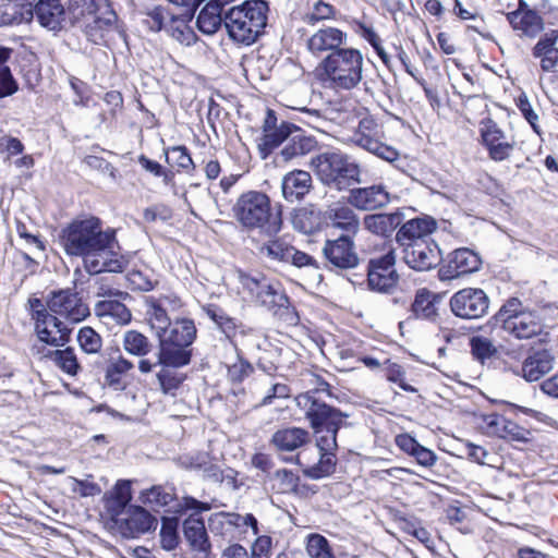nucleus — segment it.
<instances>
[{"label": "nucleus", "instance_id": "obj_32", "mask_svg": "<svg viewBox=\"0 0 558 558\" xmlns=\"http://www.w3.org/2000/svg\"><path fill=\"white\" fill-rule=\"evenodd\" d=\"M158 364L171 366L172 368L184 367L192 359V345H184L175 342L158 340Z\"/></svg>", "mask_w": 558, "mask_h": 558}, {"label": "nucleus", "instance_id": "obj_4", "mask_svg": "<svg viewBox=\"0 0 558 558\" xmlns=\"http://www.w3.org/2000/svg\"><path fill=\"white\" fill-rule=\"evenodd\" d=\"M269 8L264 0H248L231 7L223 13V24L229 37L250 46L263 34Z\"/></svg>", "mask_w": 558, "mask_h": 558}, {"label": "nucleus", "instance_id": "obj_25", "mask_svg": "<svg viewBox=\"0 0 558 558\" xmlns=\"http://www.w3.org/2000/svg\"><path fill=\"white\" fill-rule=\"evenodd\" d=\"M43 319L35 323V331L38 339L51 347H63L70 341L69 329L57 316L43 315Z\"/></svg>", "mask_w": 558, "mask_h": 558}, {"label": "nucleus", "instance_id": "obj_28", "mask_svg": "<svg viewBox=\"0 0 558 558\" xmlns=\"http://www.w3.org/2000/svg\"><path fill=\"white\" fill-rule=\"evenodd\" d=\"M437 229V222L432 217L414 218L403 223L396 234V240L400 245L407 242L418 240H433L430 234Z\"/></svg>", "mask_w": 558, "mask_h": 558}, {"label": "nucleus", "instance_id": "obj_29", "mask_svg": "<svg viewBox=\"0 0 558 558\" xmlns=\"http://www.w3.org/2000/svg\"><path fill=\"white\" fill-rule=\"evenodd\" d=\"M132 499L131 482L120 480L114 487L104 495V507L112 523L120 518Z\"/></svg>", "mask_w": 558, "mask_h": 558}, {"label": "nucleus", "instance_id": "obj_36", "mask_svg": "<svg viewBox=\"0 0 558 558\" xmlns=\"http://www.w3.org/2000/svg\"><path fill=\"white\" fill-rule=\"evenodd\" d=\"M310 440L306 429L300 427H288L277 430L271 438L272 445L279 451H294Z\"/></svg>", "mask_w": 558, "mask_h": 558}, {"label": "nucleus", "instance_id": "obj_53", "mask_svg": "<svg viewBox=\"0 0 558 558\" xmlns=\"http://www.w3.org/2000/svg\"><path fill=\"white\" fill-rule=\"evenodd\" d=\"M81 349L88 353H97L102 345L101 337L90 327H82L77 333Z\"/></svg>", "mask_w": 558, "mask_h": 558}, {"label": "nucleus", "instance_id": "obj_17", "mask_svg": "<svg viewBox=\"0 0 558 558\" xmlns=\"http://www.w3.org/2000/svg\"><path fill=\"white\" fill-rule=\"evenodd\" d=\"M157 520L142 507H130L113 522V527L125 538H135L156 529Z\"/></svg>", "mask_w": 558, "mask_h": 558}, {"label": "nucleus", "instance_id": "obj_62", "mask_svg": "<svg viewBox=\"0 0 558 558\" xmlns=\"http://www.w3.org/2000/svg\"><path fill=\"white\" fill-rule=\"evenodd\" d=\"M335 13V8L331 4L319 1L314 5L312 12L306 15L305 21L314 24L315 22L333 17Z\"/></svg>", "mask_w": 558, "mask_h": 558}, {"label": "nucleus", "instance_id": "obj_5", "mask_svg": "<svg viewBox=\"0 0 558 558\" xmlns=\"http://www.w3.org/2000/svg\"><path fill=\"white\" fill-rule=\"evenodd\" d=\"M494 318L505 332L518 340H529L544 333L545 325L541 316L526 308L518 298L507 300Z\"/></svg>", "mask_w": 558, "mask_h": 558}, {"label": "nucleus", "instance_id": "obj_7", "mask_svg": "<svg viewBox=\"0 0 558 558\" xmlns=\"http://www.w3.org/2000/svg\"><path fill=\"white\" fill-rule=\"evenodd\" d=\"M312 166L319 180L331 189L343 191L361 182L359 165L340 151L320 154L312 159Z\"/></svg>", "mask_w": 558, "mask_h": 558}, {"label": "nucleus", "instance_id": "obj_63", "mask_svg": "<svg viewBox=\"0 0 558 558\" xmlns=\"http://www.w3.org/2000/svg\"><path fill=\"white\" fill-rule=\"evenodd\" d=\"M526 434L527 432L524 428L519 426L517 423L506 418L498 437L517 441H526Z\"/></svg>", "mask_w": 558, "mask_h": 558}, {"label": "nucleus", "instance_id": "obj_24", "mask_svg": "<svg viewBox=\"0 0 558 558\" xmlns=\"http://www.w3.org/2000/svg\"><path fill=\"white\" fill-rule=\"evenodd\" d=\"M64 14L60 0H38L33 9L26 10L27 21L35 16L39 25L48 31L60 29Z\"/></svg>", "mask_w": 558, "mask_h": 558}, {"label": "nucleus", "instance_id": "obj_18", "mask_svg": "<svg viewBox=\"0 0 558 558\" xmlns=\"http://www.w3.org/2000/svg\"><path fill=\"white\" fill-rule=\"evenodd\" d=\"M296 462L302 468L303 474L312 480L329 476L336 469V456L320 454L319 449L314 446L299 452Z\"/></svg>", "mask_w": 558, "mask_h": 558}, {"label": "nucleus", "instance_id": "obj_34", "mask_svg": "<svg viewBox=\"0 0 558 558\" xmlns=\"http://www.w3.org/2000/svg\"><path fill=\"white\" fill-rule=\"evenodd\" d=\"M183 534L194 550L207 553L210 549L204 520L197 514H191L184 520Z\"/></svg>", "mask_w": 558, "mask_h": 558}, {"label": "nucleus", "instance_id": "obj_37", "mask_svg": "<svg viewBox=\"0 0 558 558\" xmlns=\"http://www.w3.org/2000/svg\"><path fill=\"white\" fill-rule=\"evenodd\" d=\"M287 141L278 155V158L284 162L311 153L316 146V142L312 137L303 135L299 128L294 129Z\"/></svg>", "mask_w": 558, "mask_h": 558}, {"label": "nucleus", "instance_id": "obj_8", "mask_svg": "<svg viewBox=\"0 0 558 558\" xmlns=\"http://www.w3.org/2000/svg\"><path fill=\"white\" fill-rule=\"evenodd\" d=\"M240 282L243 292L250 301L267 310L288 307L289 299L280 282L269 279L263 275H241Z\"/></svg>", "mask_w": 558, "mask_h": 558}, {"label": "nucleus", "instance_id": "obj_10", "mask_svg": "<svg viewBox=\"0 0 558 558\" xmlns=\"http://www.w3.org/2000/svg\"><path fill=\"white\" fill-rule=\"evenodd\" d=\"M482 144L488 157L501 162L512 156L517 142L512 135L507 134L494 120L485 119L480 123Z\"/></svg>", "mask_w": 558, "mask_h": 558}, {"label": "nucleus", "instance_id": "obj_3", "mask_svg": "<svg viewBox=\"0 0 558 558\" xmlns=\"http://www.w3.org/2000/svg\"><path fill=\"white\" fill-rule=\"evenodd\" d=\"M238 223L245 230H260L267 234H276L281 230L280 211L274 213L267 194L260 191L242 193L232 207Z\"/></svg>", "mask_w": 558, "mask_h": 558}, {"label": "nucleus", "instance_id": "obj_23", "mask_svg": "<svg viewBox=\"0 0 558 558\" xmlns=\"http://www.w3.org/2000/svg\"><path fill=\"white\" fill-rule=\"evenodd\" d=\"M158 340L192 345L196 339L197 329L195 323L189 317H174L169 324L159 328H151Z\"/></svg>", "mask_w": 558, "mask_h": 558}, {"label": "nucleus", "instance_id": "obj_59", "mask_svg": "<svg viewBox=\"0 0 558 558\" xmlns=\"http://www.w3.org/2000/svg\"><path fill=\"white\" fill-rule=\"evenodd\" d=\"M170 13L161 8H155L146 14L144 24L153 32L166 29Z\"/></svg>", "mask_w": 558, "mask_h": 558}, {"label": "nucleus", "instance_id": "obj_27", "mask_svg": "<svg viewBox=\"0 0 558 558\" xmlns=\"http://www.w3.org/2000/svg\"><path fill=\"white\" fill-rule=\"evenodd\" d=\"M390 194L383 185L350 190L349 203L361 210H375L389 204Z\"/></svg>", "mask_w": 558, "mask_h": 558}, {"label": "nucleus", "instance_id": "obj_41", "mask_svg": "<svg viewBox=\"0 0 558 558\" xmlns=\"http://www.w3.org/2000/svg\"><path fill=\"white\" fill-rule=\"evenodd\" d=\"M295 128L296 126L291 123L281 122L270 132L263 134V137L258 143V148L263 154V158H266L276 147L287 141Z\"/></svg>", "mask_w": 558, "mask_h": 558}, {"label": "nucleus", "instance_id": "obj_26", "mask_svg": "<svg viewBox=\"0 0 558 558\" xmlns=\"http://www.w3.org/2000/svg\"><path fill=\"white\" fill-rule=\"evenodd\" d=\"M532 56L539 61L542 71L555 72L558 68V29L542 34L532 48Z\"/></svg>", "mask_w": 558, "mask_h": 558}, {"label": "nucleus", "instance_id": "obj_1", "mask_svg": "<svg viewBox=\"0 0 558 558\" xmlns=\"http://www.w3.org/2000/svg\"><path fill=\"white\" fill-rule=\"evenodd\" d=\"M60 238L65 253L83 257L84 268L89 274L122 271V262L116 252V231L104 229L99 218H76L62 230Z\"/></svg>", "mask_w": 558, "mask_h": 558}, {"label": "nucleus", "instance_id": "obj_19", "mask_svg": "<svg viewBox=\"0 0 558 558\" xmlns=\"http://www.w3.org/2000/svg\"><path fill=\"white\" fill-rule=\"evenodd\" d=\"M354 235L342 234L336 240H327L323 247L325 258L340 269L354 268L359 264V256L354 247Z\"/></svg>", "mask_w": 558, "mask_h": 558}, {"label": "nucleus", "instance_id": "obj_35", "mask_svg": "<svg viewBox=\"0 0 558 558\" xmlns=\"http://www.w3.org/2000/svg\"><path fill=\"white\" fill-rule=\"evenodd\" d=\"M403 221L399 211L380 213L364 217V227L367 231L383 236H389Z\"/></svg>", "mask_w": 558, "mask_h": 558}, {"label": "nucleus", "instance_id": "obj_64", "mask_svg": "<svg viewBox=\"0 0 558 558\" xmlns=\"http://www.w3.org/2000/svg\"><path fill=\"white\" fill-rule=\"evenodd\" d=\"M17 90V84L8 66H0V98L10 96Z\"/></svg>", "mask_w": 558, "mask_h": 558}, {"label": "nucleus", "instance_id": "obj_45", "mask_svg": "<svg viewBox=\"0 0 558 558\" xmlns=\"http://www.w3.org/2000/svg\"><path fill=\"white\" fill-rule=\"evenodd\" d=\"M411 310L413 315L417 318L432 319L436 316L437 311L435 295L426 289L418 290Z\"/></svg>", "mask_w": 558, "mask_h": 558}, {"label": "nucleus", "instance_id": "obj_30", "mask_svg": "<svg viewBox=\"0 0 558 558\" xmlns=\"http://www.w3.org/2000/svg\"><path fill=\"white\" fill-rule=\"evenodd\" d=\"M555 357L543 349L529 354L522 363L521 375L526 381H536L554 367Z\"/></svg>", "mask_w": 558, "mask_h": 558}, {"label": "nucleus", "instance_id": "obj_60", "mask_svg": "<svg viewBox=\"0 0 558 558\" xmlns=\"http://www.w3.org/2000/svg\"><path fill=\"white\" fill-rule=\"evenodd\" d=\"M506 417L497 413H489L482 415L481 428L488 436L498 437L501 432V427L505 424Z\"/></svg>", "mask_w": 558, "mask_h": 558}, {"label": "nucleus", "instance_id": "obj_31", "mask_svg": "<svg viewBox=\"0 0 558 558\" xmlns=\"http://www.w3.org/2000/svg\"><path fill=\"white\" fill-rule=\"evenodd\" d=\"M507 20L520 36L535 38L544 29V21L535 10H515L507 14Z\"/></svg>", "mask_w": 558, "mask_h": 558}, {"label": "nucleus", "instance_id": "obj_46", "mask_svg": "<svg viewBox=\"0 0 558 558\" xmlns=\"http://www.w3.org/2000/svg\"><path fill=\"white\" fill-rule=\"evenodd\" d=\"M122 344L128 353L140 357L151 351V343L148 338L136 330H128L123 335Z\"/></svg>", "mask_w": 558, "mask_h": 558}, {"label": "nucleus", "instance_id": "obj_12", "mask_svg": "<svg viewBox=\"0 0 558 558\" xmlns=\"http://www.w3.org/2000/svg\"><path fill=\"white\" fill-rule=\"evenodd\" d=\"M47 306L51 313L64 317L72 324L81 323L89 316L88 306L78 293L71 289L52 291L47 299Z\"/></svg>", "mask_w": 558, "mask_h": 558}, {"label": "nucleus", "instance_id": "obj_33", "mask_svg": "<svg viewBox=\"0 0 558 558\" xmlns=\"http://www.w3.org/2000/svg\"><path fill=\"white\" fill-rule=\"evenodd\" d=\"M312 189V177L307 171L294 170L287 173L281 182L282 195L286 201H301Z\"/></svg>", "mask_w": 558, "mask_h": 558}, {"label": "nucleus", "instance_id": "obj_43", "mask_svg": "<svg viewBox=\"0 0 558 558\" xmlns=\"http://www.w3.org/2000/svg\"><path fill=\"white\" fill-rule=\"evenodd\" d=\"M179 462L187 470L202 471L207 477L218 480L220 476L219 468L205 453L184 454L179 458Z\"/></svg>", "mask_w": 558, "mask_h": 558}, {"label": "nucleus", "instance_id": "obj_49", "mask_svg": "<svg viewBox=\"0 0 558 558\" xmlns=\"http://www.w3.org/2000/svg\"><path fill=\"white\" fill-rule=\"evenodd\" d=\"M174 499L172 487L156 485L142 493L144 504L153 507L168 506Z\"/></svg>", "mask_w": 558, "mask_h": 558}, {"label": "nucleus", "instance_id": "obj_52", "mask_svg": "<svg viewBox=\"0 0 558 558\" xmlns=\"http://www.w3.org/2000/svg\"><path fill=\"white\" fill-rule=\"evenodd\" d=\"M515 105L520 110L521 114L529 122L533 131L541 134L539 116L536 108L530 101L527 95L522 93L515 99Z\"/></svg>", "mask_w": 558, "mask_h": 558}, {"label": "nucleus", "instance_id": "obj_57", "mask_svg": "<svg viewBox=\"0 0 558 558\" xmlns=\"http://www.w3.org/2000/svg\"><path fill=\"white\" fill-rule=\"evenodd\" d=\"M27 21L26 12L23 13L16 4L5 3L0 5V25L19 24Z\"/></svg>", "mask_w": 558, "mask_h": 558}, {"label": "nucleus", "instance_id": "obj_20", "mask_svg": "<svg viewBox=\"0 0 558 558\" xmlns=\"http://www.w3.org/2000/svg\"><path fill=\"white\" fill-rule=\"evenodd\" d=\"M481 265L482 259L477 253L461 247L450 253L447 264L439 269L438 275L441 280H452L477 271Z\"/></svg>", "mask_w": 558, "mask_h": 558}, {"label": "nucleus", "instance_id": "obj_58", "mask_svg": "<svg viewBox=\"0 0 558 558\" xmlns=\"http://www.w3.org/2000/svg\"><path fill=\"white\" fill-rule=\"evenodd\" d=\"M161 547L166 550H172L178 546L177 522L165 520L160 530Z\"/></svg>", "mask_w": 558, "mask_h": 558}, {"label": "nucleus", "instance_id": "obj_6", "mask_svg": "<svg viewBox=\"0 0 558 558\" xmlns=\"http://www.w3.org/2000/svg\"><path fill=\"white\" fill-rule=\"evenodd\" d=\"M324 393L330 396L329 384L317 378V388L295 398L298 407L304 411L316 434H323L324 430H338L347 416L328 405L322 398Z\"/></svg>", "mask_w": 558, "mask_h": 558}, {"label": "nucleus", "instance_id": "obj_9", "mask_svg": "<svg viewBox=\"0 0 558 558\" xmlns=\"http://www.w3.org/2000/svg\"><path fill=\"white\" fill-rule=\"evenodd\" d=\"M383 126L371 117L360 120L356 130L350 136V142L371 154L392 162L399 158V151L384 142Z\"/></svg>", "mask_w": 558, "mask_h": 558}, {"label": "nucleus", "instance_id": "obj_15", "mask_svg": "<svg viewBox=\"0 0 558 558\" xmlns=\"http://www.w3.org/2000/svg\"><path fill=\"white\" fill-rule=\"evenodd\" d=\"M403 247V259L414 270L426 271L435 268L441 260L440 248L434 240L407 242Z\"/></svg>", "mask_w": 558, "mask_h": 558}, {"label": "nucleus", "instance_id": "obj_44", "mask_svg": "<svg viewBox=\"0 0 558 558\" xmlns=\"http://www.w3.org/2000/svg\"><path fill=\"white\" fill-rule=\"evenodd\" d=\"M271 489L278 494H296L300 477L291 470L280 469L268 475Z\"/></svg>", "mask_w": 558, "mask_h": 558}, {"label": "nucleus", "instance_id": "obj_40", "mask_svg": "<svg viewBox=\"0 0 558 558\" xmlns=\"http://www.w3.org/2000/svg\"><path fill=\"white\" fill-rule=\"evenodd\" d=\"M95 313L100 318L111 319L118 325H125L131 320V312L121 302L116 300H104L95 304Z\"/></svg>", "mask_w": 558, "mask_h": 558}, {"label": "nucleus", "instance_id": "obj_2", "mask_svg": "<svg viewBox=\"0 0 558 558\" xmlns=\"http://www.w3.org/2000/svg\"><path fill=\"white\" fill-rule=\"evenodd\" d=\"M363 53L355 48L338 49L328 53L316 66L315 75L326 87L351 90L363 78Z\"/></svg>", "mask_w": 558, "mask_h": 558}, {"label": "nucleus", "instance_id": "obj_42", "mask_svg": "<svg viewBox=\"0 0 558 558\" xmlns=\"http://www.w3.org/2000/svg\"><path fill=\"white\" fill-rule=\"evenodd\" d=\"M225 12L221 8H218V4L209 1L197 16L196 24L198 29L206 35L215 34L223 23Z\"/></svg>", "mask_w": 558, "mask_h": 558}, {"label": "nucleus", "instance_id": "obj_13", "mask_svg": "<svg viewBox=\"0 0 558 558\" xmlns=\"http://www.w3.org/2000/svg\"><path fill=\"white\" fill-rule=\"evenodd\" d=\"M84 8V32L90 41L98 44L104 38L105 31L114 25L117 15L107 0H90Z\"/></svg>", "mask_w": 558, "mask_h": 558}, {"label": "nucleus", "instance_id": "obj_48", "mask_svg": "<svg viewBox=\"0 0 558 558\" xmlns=\"http://www.w3.org/2000/svg\"><path fill=\"white\" fill-rule=\"evenodd\" d=\"M470 347L473 357L482 364L492 361L498 353L494 342L483 336L472 337L470 340Z\"/></svg>", "mask_w": 558, "mask_h": 558}, {"label": "nucleus", "instance_id": "obj_54", "mask_svg": "<svg viewBox=\"0 0 558 558\" xmlns=\"http://www.w3.org/2000/svg\"><path fill=\"white\" fill-rule=\"evenodd\" d=\"M262 381H266L269 388L257 405H268L271 404L275 399H286L290 397L291 390L288 385L283 383H271L268 378H264ZM247 405L256 407V404H252L251 402H248Z\"/></svg>", "mask_w": 558, "mask_h": 558}, {"label": "nucleus", "instance_id": "obj_11", "mask_svg": "<svg viewBox=\"0 0 558 558\" xmlns=\"http://www.w3.org/2000/svg\"><path fill=\"white\" fill-rule=\"evenodd\" d=\"M395 263L396 254L391 244L386 245L383 256L369 260L367 282L371 290L389 292L396 287L399 276Z\"/></svg>", "mask_w": 558, "mask_h": 558}, {"label": "nucleus", "instance_id": "obj_61", "mask_svg": "<svg viewBox=\"0 0 558 558\" xmlns=\"http://www.w3.org/2000/svg\"><path fill=\"white\" fill-rule=\"evenodd\" d=\"M253 372V366L247 361L239 357L235 363L228 367V377L233 383H241Z\"/></svg>", "mask_w": 558, "mask_h": 558}, {"label": "nucleus", "instance_id": "obj_50", "mask_svg": "<svg viewBox=\"0 0 558 558\" xmlns=\"http://www.w3.org/2000/svg\"><path fill=\"white\" fill-rule=\"evenodd\" d=\"M292 246L281 239L270 240L260 246V254L270 259L289 262Z\"/></svg>", "mask_w": 558, "mask_h": 558}, {"label": "nucleus", "instance_id": "obj_38", "mask_svg": "<svg viewBox=\"0 0 558 558\" xmlns=\"http://www.w3.org/2000/svg\"><path fill=\"white\" fill-rule=\"evenodd\" d=\"M33 350L36 354L40 355V357L53 361L59 368L70 376L77 375L81 369L76 354L72 348H65L63 350H46L44 348L37 349L34 347Z\"/></svg>", "mask_w": 558, "mask_h": 558}, {"label": "nucleus", "instance_id": "obj_39", "mask_svg": "<svg viewBox=\"0 0 558 558\" xmlns=\"http://www.w3.org/2000/svg\"><path fill=\"white\" fill-rule=\"evenodd\" d=\"M192 15L193 13L171 14L165 29L174 40L184 46H191L196 41V35L189 25Z\"/></svg>", "mask_w": 558, "mask_h": 558}, {"label": "nucleus", "instance_id": "obj_22", "mask_svg": "<svg viewBox=\"0 0 558 558\" xmlns=\"http://www.w3.org/2000/svg\"><path fill=\"white\" fill-rule=\"evenodd\" d=\"M348 41V34L340 28L326 26L317 29L306 40L307 50L315 57L325 52L331 53L343 49Z\"/></svg>", "mask_w": 558, "mask_h": 558}, {"label": "nucleus", "instance_id": "obj_16", "mask_svg": "<svg viewBox=\"0 0 558 558\" xmlns=\"http://www.w3.org/2000/svg\"><path fill=\"white\" fill-rule=\"evenodd\" d=\"M146 317L150 328H159L163 324H169L174 317L183 313L184 302L174 293L161 294L157 298L146 299Z\"/></svg>", "mask_w": 558, "mask_h": 558}, {"label": "nucleus", "instance_id": "obj_56", "mask_svg": "<svg viewBox=\"0 0 558 558\" xmlns=\"http://www.w3.org/2000/svg\"><path fill=\"white\" fill-rule=\"evenodd\" d=\"M167 160L179 168L191 171L194 169V162L185 146H173L167 151Z\"/></svg>", "mask_w": 558, "mask_h": 558}, {"label": "nucleus", "instance_id": "obj_47", "mask_svg": "<svg viewBox=\"0 0 558 558\" xmlns=\"http://www.w3.org/2000/svg\"><path fill=\"white\" fill-rule=\"evenodd\" d=\"M204 310L206 315L217 325L229 340L235 338L239 326L234 318L228 316L221 308L215 305H209Z\"/></svg>", "mask_w": 558, "mask_h": 558}, {"label": "nucleus", "instance_id": "obj_55", "mask_svg": "<svg viewBox=\"0 0 558 558\" xmlns=\"http://www.w3.org/2000/svg\"><path fill=\"white\" fill-rule=\"evenodd\" d=\"M306 550L311 558H333L328 541L319 534L308 537Z\"/></svg>", "mask_w": 558, "mask_h": 558}, {"label": "nucleus", "instance_id": "obj_51", "mask_svg": "<svg viewBox=\"0 0 558 558\" xmlns=\"http://www.w3.org/2000/svg\"><path fill=\"white\" fill-rule=\"evenodd\" d=\"M157 379L163 393H172L184 380V376L171 366H162L157 373Z\"/></svg>", "mask_w": 558, "mask_h": 558}, {"label": "nucleus", "instance_id": "obj_21", "mask_svg": "<svg viewBox=\"0 0 558 558\" xmlns=\"http://www.w3.org/2000/svg\"><path fill=\"white\" fill-rule=\"evenodd\" d=\"M348 197L330 203L325 211L328 223L344 232V234L355 235L360 230L359 216L351 208Z\"/></svg>", "mask_w": 558, "mask_h": 558}, {"label": "nucleus", "instance_id": "obj_14", "mask_svg": "<svg viewBox=\"0 0 558 558\" xmlns=\"http://www.w3.org/2000/svg\"><path fill=\"white\" fill-rule=\"evenodd\" d=\"M489 307L487 294L478 288H465L456 292L450 299L452 313L463 319L483 317Z\"/></svg>", "mask_w": 558, "mask_h": 558}]
</instances>
